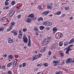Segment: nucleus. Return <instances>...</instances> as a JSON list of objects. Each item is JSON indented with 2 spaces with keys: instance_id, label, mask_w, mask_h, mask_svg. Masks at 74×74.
Here are the masks:
<instances>
[{
  "instance_id": "nucleus-1",
  "label": "nucleus",
  "mask_w": 74,
  "mask_h": 74,
  "mask_svg": "<svg viewBox=\"0 0 74 74\" xmlns=\"http://www.w3.org/2000/svg\"><path fill=\"white\" fill-rule=\"evenodd\" d=\"M49 43V40L45 39L42 41V44L43 46H45L48 45Z\"/></svg>"
},
{
  "instance_id": "nucleus-2",
  "label": "nucleus",
  "mask_w": 74,
  "mask_h": 74,
  "mask_svg": "<svg viewBox=\"0 0 74 74\" xmlns=\"http://www.w3.org/2000/svg\"><path fill=\"white\" fill-rule=\"evenodd\" d=\"M23 40L24 43H25V44L27 43V42L28 41L27 38L26 37V35L23 36Z\"/></svg>"
},
{
  "instance_id": "nucleus-3",
  "label": "nucleus",
  "mask_w": 74,
  "mask_h": 74,
  "mask_svg": "<svg viewBox=\"0 0 74 74\" xmlns=\"http://www.w3.org/2000/svg\"><path fill=\"white\" fill-rule=\"evenodd\" d=\"M53 63H54L53 66H56L58 65V64L60 63V60L54 61H53Z\"/></svg>"
},
{
  "instance_id": "nucleus-4",
  "label": "nucleus",
  "mask_w": 74,
  "mask_h": 74,
  "mask_svg": "<svg viewBox=\"0 0 74 74\" xmlns=\"http://www.w3.org/2000/svg\"><path fill=\"white\" fill-rule=\"evenodd\" d=\"M72 62H73V59L71 58L68 59L67 61H66V63H72Z\"/></svg>"
},
{
  "instance_id": "nucleus-5",
  "label": "nucleus",
  "mask_w": 74,
  "mask_h": 74,
  "mask_svg": "<svg viewBox=\"0 0 74 74\" xmlns=\"http://www.w3.org/2000/svg\"><path fill=\"white\" fill-rule=\"evenodd\" d=\"M28 38L29 40L27 45L29 47H30L31 46V44L32 43L31 42V40H30V36H28Z\"/></svg>"
},
{
  "instance_id": "nucleus-6",
  "label": "nucleus",
  "mask_w": 74,
  "mask_h": 74,
  "mask_svg": "<svg viewBox=\"0 0 74 74\" xmlns=\"http://www.w3.org/2000/svg\"><path fill=\"white\" fill-rule=\"evenodd\" d=\"M16 64H17V60H14V62L12 63L13 67H15L16 66Z\"/></svg>"
},
{
  "instance_id": "nucleus-7",
  "label": "nucleus",
  "mask_w": 74,
  "mask_h": 74,
  "mask_svg": "<svg viewBox=\"0 0 74 74\" xmlns=\"http://www.w3.org/2000/svg\"><path fill=\"white\" fill-rule=\"evenodd\" d=\"M14 13H15V12L14 11H12L11 12H10L9 13V16L10 17H11V16H12L14 14Z\"/></svg>"
},
{
  "instance_id": "nucleus-8",
  "label": "nucleus",
  "mask_w": 74,
  "mask_h": 74,
  "mask_svg": "<svg viewBox=\"0 0 74 74\" xmlns=\"http://www.w3.org/2000/svg\"><path fill=\"white\" fill-rule=\"evenodd\" d=\"M58 31V28L56 27H54L53 29V34H55L56 33V32Z\"/></svg>"
},
{
  "instance_id": "nucleus-9",
  "label": "nucleus",
  "mask_w": 74,
  "mask_h": 74,
  "mask_svg": "<svg viewBox=\"0 0 74 74\" xmlns=\"http://www.w3.org/2000/svg\"><path fill=\"white\" fill-rule=\"evenodd\" d=\"M13 39H11V38H10L8 39V42L10 44H11V43H12L13 42Z\"/></svg>"
},
{
  "instance_id": "nucleus-10",
  "label": "nucleus",
  "mask_w": 74,
  "mask_h": 74,
  "mask_svg": "<svg viewBox=\"0 0 74 74\" xmlns=\"http://www.w3.org/2000/svg\"><path fill=\"white\" fill-rule=\"evenodd\" d=\"M46 49H47V47H44L43 48V49H41L40 51V52L41 53H43V52H44L45 51H46Z\"/></svg>"
},
{
  "instance_id": "nucleus-11",
  "label": "nucleus",
  "mask_w": 74,
  "mask_h": 74,
  "mask_svg": "<svg viewBox=\"0 0 74 74\" xmlns=\"http://www.w3.org/2000/svg\"><path fill=\"white\" fill-rule=\"evenodd\" d=\"M33 58L32 59V61H34V60H36V59H37L38 58L37 55H36L34 57H33Z\"/></svg>"
},
{
  "instance_id": "nucleus-12",
  "label": "nucleus",
  "mask_w": 74,
  "mask_h": 74,
  "mask_svg": "<svg viewBox=\"0 0 74 74\" xmlns=\"http://www.w3.org/2000/svg\"><path fill=\"white\" fill-rule=\"evenodd\" d=\"M11 32L12 33H14V36H16L17 34V33H16V30H13L11 31Z\"/></svg>"
},
{
  "instance_id": "nucleus-13",
  "label": "nucleus",
  "mask_w": 74,
  "mask_h": 74,
  "mask_svg": "<svg viewBox=\"0 0 74 74\" xmlns=\"http://www.w3.org/2000/svg\"><path fill=\"white\" fill-rule=\"evenodd\" d=\"M32 22V18H28L27 20V23H31Z\"/></svg>"
},
{
  "instance_id": "nucleus-14",
  "label": "nucleus",
  "mask_w": 74,
  "mask_h": 74,
  "mask_svg": "<svg viewBox=\"0 0 74 74\" xmlns=\"http://www.w3.org/2000/svg\"><path fill=\"white\" fill-rule=\"evenodd\" d=\"M60 54L61 56H63L64 55V52L63 51H60Z\"/></svg>"
},
{
  "instance_id": "nucleus-15",
  "label": "nucleus",
  "mask_w": 74,
  "mask_h": 74,
  "mask_svg": "<svg viewBox=\"0 0 74 74\" xmlns=\"http://www.w3.org/2000/svg\"><path fill=\"white\" fill-rule=\"evenodd\" d=\"M66 51L65 52V53H66V54H69V51H70V50H68V47L67 48H66L64 50H66Z\"/></svg>"
},
{
  "instance_id": "nucleus-16",
  "label": "nucleus",
  "mask_w": 74,
  "mask_h": 74,
  "mask_svg": "<svg viewBox=\"0 0 74 74\" xmlns=\"http://www.w3.org/2000/svg\"><path fill=\"white\" fill-rule=\"evenodd\" d=\"M49 11H47V12H45L42 13V14H44L45 15H47L49 13Z\"/></svg>"
},
{
  "instance_id": "nucleus-17",
  "label": "nucleus",
  "mask_w": 74,
  "mask_h": 74,
  "mask_svg": "<svg viewBox=\"0 0 74 74\" xmlns=\"http://www.w3.org/2000/svg\"><path fill=\"white\" fill-rule=\"evenodd\" d=\"M73 42H74V38H73L71 39L70 41L68 42L69 44H72Z\"/></svg>"
},
{
  "instance_id": "nucleus-18",
  "label": "nucleus",
  "mask_w": 74,
  "mask_h": 74,
  "mask_svg": "<svg viewBox=\"0 0 74 74\" xmlns=\"http://www.w3.org/2000/svg\"><path fill=\"white\" fill-rule=\"evenodd\" d=\"M56 37L57 39H60V37H59V34H57L56 35Z\"/></svg>"
},
{
  "instance_id": "nucleus-19",
  "label": "nucleus",
  "mask_w": 74,
  "mask_h": 74,
  "mask_svg": "<svg viewBox=\"0 0 74 74\" xmlns=\"http://www.w3.org/2000/svg\"><path fill=\"white\" fill-rule=\"evenodd\" d=\"M72 46H73V45H70L68 47V50H69V51H72V49H70V47H72Z\"/></svg>"
},
{
  "instance_id": "nucleus-20",
  "label": "nucleus",
  "mask_w": 74,
  "mask_h": 74,
  "mask_svg": "<svg viewBox=\"0 0 74 74\" xmlns=\"http://www.w3.org/2000/svg\"><path fill=\"white\" fill-rule=\"evenodd\" d=\"M61 11H59L56 13H55V15H60L61 14Z\"/></svg>"
},
{
  "instance_id": "nucleus-21",
  "label": "nucleus",
  "mask_w": 74,
  "mask_h": 74,
  "mask_svg": "<svg viewBox=\"0 0 74 74\" xmlns=\"http://www.w3.org/2000/svg\"><path fill=\"white\" fill-rule=\"evenodd\" d=\"M12 64V62H11L9 63H8L7 65V66L8 67H10L11 66Z\"/></svg>"
},
{
  "instance_id": "nucleus-22",
  "label": "nucleus",
  "mask_w": 74,
  "mask_h": 74,
  "mask_svg": "<svg viewBox=\"0 0 74 74\" xmlns=\"http://www.w3.org/2000/svg\"><path fill=\"white\" fill-rule=\"evenodd\" d=\"M45 28V27L43 26H41L40 27V30H44Z\"/></svg>"
},
{
  "instance_id": "nucleus-23",
  "label": "nucleus",
  "mask_w": 74,
  "mask_h": 74,
  "mask_svg": "<svg viewBox=\"0 0 74 74\" xmlns=\"http://www.w3.org/2000/svg\"><path fill=\"white\" fill-rule=\"evenodd\" d=\"M8 58L9 59H13V56L12 55H10L8 56Z\"/></svg>"
},
{
  "instance_id": "nucleus-24",
  "label": "nucleus",
  "mask_w": 74,
  "mask_h": 74,
  "mask_svg": "<svg viewBox=\"0 0 74 74\" xmlns=\"http://www.w3.org/2000/svg\"><path fill=\"white\" fill-rule=\"evenodd\" d=\"M59 45L60 47H62L63 45V42L61 41L59 42Z\"/></svg>"
},
{
  "instance_id": "nucleus-25",
  "label": "nucleus",
  "mask_w": 74,
  "mask_h": 74,
  "mask_svg": "<svg viewBox=\"0 0 74 74\" xmlns=\"http://www.w3.org/2000/svg\"><path fill=\"white\" fill-rule=\"evenodd\" d=\"M68 45V42L67 41H66L64 43V45L65 46H66L67 45Z\"/></svg>"
},
{
  "instance_id": "nucleus-26",
  "label": "nucleus",
  "mask_w": 74,
  "mask_h": 74,
  "mask_svg": "<svg viewBox=\"0 0 74 74\" xmlns=\"http://www.w3.org/2000/svg\"><path fill=\"white\" fill-rule=\"evenodd\" d=\"M15 3H16L15 1H12L11 3V4L12 5H14L15 4Z\"/></svg>"
},
{
  "instance_id": "nucleus-27",
  "label": "nucleus",
  "mask_w": 74,
  "mask_h": 74,
  "mask_svg": "<svg viewBox=\"0 0 74 74\" xmlns=\"http://www.w3.org/2000/svg\"><path fill=\"white\" fill-rule=\"evenodd\" d=\"M43 65L44 66H45V67H48V64L47 63H44L43 64Z\"/></svg>"
},
{
  "instance_id": "nucleus-28",
  "label": "nucleus",
  "mask_w": 74,
  "mask_h": 74,
  "mask_svg": "<svg viewBox=\"0 0 74 74\" xmlns=\"http://www.w3.org/2000/svg\"><path fill=\"white\" fill-rule=\"evenodd\" d=\"M29 17H31V18H33L34 17V14H31L28 16Z\"/></svg>"
},
{
  "instance_id": "nucleus-29",
  "label": "nucleus",
  "mask_w": 74,
  "mask_h": 74,
  "mask_svg": "<svg viewBox=\"0 0 74 74\" xmlns=\"http://www.w3.org/2000/svg\"><path fill=\"white\" fill-rule=\"evenodd\" d=\"M18 37L19 38H21L22 37V34H19Z\"/></svg>"
},
{
  "instance_id": "nucleus-30",
  "label": "nucleus",
  "mask_w": 74,
  "mask_h": 74,
  "mask_svg": "<svg viewBox=\"0 0 74 74\" xmlns=\"http://www.w3.org/2000/svg\"><path fill=\"white\" fill-rule=\"evenodd\" d=\"M63 74V72L62 71H60L56 73V74Z\"/></svg>"
},
{
  "instance_id": "nucleus-31",
  "label": "nucleus",
  "mask_w": 74,
  "mask_h": 74,
  "mask_svg": "<svg viewBox=\"0 0 74 74\" xmlns=\"http://www.w3.org/2000/svg\"><path fill=\"white\" fill-rule=\"evenodd\" d=\"M6 19V18L4 17H3L2 18H1L0 19V20L1 21H5Z\"/></svg>"
},
{
  "instance_id": "nucleus-32",
  "label": "nucleus",
  "mask_w": 74,
  "mask_h": 74,
  "mask_svg": "<svg viewBox=\"0 0 74 74\" xmlns=\"http://www.w3.org/2000/svg\"><path fill=\"white\" fill-rule=\"evenodd\" d=\"M47 9H50L52 10V6H47Z\"/></svg>"
},
{
  "instance_id": "nucleus-33",
  "label": "nucleus",
  "mask_w": 74,
  "mask_h": 74,
  "mask_svg": "<svg viewBox=\"0 0 74 74\" xmlns=\"http://www.w3.org/2000/svg\"><path fill=\"white\" fill-rule=\"evenodd\" d=\"M49 22L48 21H46L45 23H43V25H45V26H47V23Z\"/></svg>"
},
{
  "instance_id": "nucleus-34",
  "label": "nucleus",
  "mask_w": 74,
  "mask_h": 74,
  "mask_svg": "<svg viewBox=\"0 0 74 74\" xmlns=\"http://www.w3.org/2000/svg\"><path fill=\"white\" fill-rule=\"evenodd\" d=\"M5 5H9V3L6 1L5 3Z\"/></svg>"
},
{
  "instance_id": "nucleus-35",
  "label": "nucleus",
  "mask_w": 74,
  "mask_h": 74,
  "mask_svg": "<svg viewBox=\"0 0 74 74\" xmlns=\"http://www.w3.org/2000/svg\"><path fill=\"white\" fill-rule=\"evenodd\" d=\"M40 20H41L42 21H43V18L41 17H40L38 19V21H40Z\"/></svg>"
},
{
  "instance_id": "nucleus-36",
  "label": "nucleus",
  "mask_w": 74,
  "mask_h": 74,
  "mask_svg": "<svg viewBox=\"0 0 74 74\" xmlns=\"http://www.w3.org/2000/svg\"><path fill=\"white\" fill-rule=\"evenodd\" d=\"M37 56L38 58H41V56H42V54L39 53L37 55Z\"/></svg>"
},
{
  "instance_id": "nucleus-37",
  "label": "nucleus",
  "mask_w": 74,
  "mask_h": 74,
  "mask_svg": "<svg viewBox=\"0 0 74 74\" xmlns=\"http://www.w3.org/2000/svg\"><path fill=\"white\" fill-rule=\"evenodd\" d=\"M65 9L66 10L68 11V10H70V8H69V7L68 6L67 7H65Z\"/></svg>"
},
{
  "instance_id": "nucleus-38",
  "label": "nucleus",
  "mask_w": 74,
  "mask_h": 74,
  "mask_svg": "<svg viewBox=\"0 0 74 74\" xmlns=\"http://www.w3.org/2000/svg\"><path fill=\"white\" fill-rule=\"evenodd\" d=\"M15 22H12L11 23V26H14V25H15Z\"/></svg>"
},
{
  "instance_id": "nucleus-39",
  "label": "nucleus",
  "mask_w": 74,
  "mask_h": 74,
  "mask_svg": "<svg viewBox=\"0 0 74 74\" xmlns=\"http://www.w3.org/2000/svg\"><path fill=\"white\" fill-rule=\"evenodd\" d=\"M34 30L35 31H38V28H37V27L36 26L35 27Z\"/></svg>"
},
{
  "instance_id": "nucleus-40",
  "label": "nucleus",
  "mask_w": 74,
  "mask_h": 74,
  "mask_svg": "<svg viewBox=\"0 0 74 74\" xmlns=\"http://www.w3.org/2000/svg\"><path fill=\"white\" fill-rule=\"evenodd\" d=\"M27 30V28H25V29H23V32H26Z\"/></svg>"
},
{
  "instance_id": "nucleus-41",
  "label": "nucleus",
  "mask_w": 74,
  "mask_h": 74,
  "mask_svg": "<svg viewBox=\"0 0 74 74\" xmlns=\"http://www.w3.org/2000/svg\"><path fill=\"white\" fill-rule=\"evenodd\" d=\"M26 64L25 63H23V67H25V66H26Z\"/></svg>"
},
{
  "instance_id": "nucleus-42",
  "label": "nucleus",
  "mask_w": 74,
  "mask_h": 74,
  "mask_svg": "<svg viewBox=\"0 0 74 74\" xmlns=\"http://www.w3.org/2000/svg\"><path fill=\"white\" fill-rule=\"evenodd\" d=\"M8 8H9V7L8 6L6 7L5 8L4 7L3 8V10H5V9H6V10H7L8 9Z\"/></svg>"
},
{
  "instance_id": "nucleus-43",
  "label": "nucleus",
  "mask_w": 74,
  "mask_h": 74,
  "mask_svg": "<svg viewBox=\"0 0 74 74\" xmlns=\"http://www.w3.org/2000/svg\"><path fill=\"white\" fill-rule=\"evenodd\" d=\"M64 64V61H63L62 62V63H61L60 64V65H62H62H63Z\"/></svg>"
},
{
  "instance_id": "nucleus-44",
  "label": "nucleus",
  "mask_w": 74,
  "mask_h": 74,
  "mask_svg": "<svg viewBox=\"0 0 74 74\" xmlns=\"http://www.w3.org/2000/svg\"><path fill=\"white\" fill-rule=\"evenodd\" d=\"M51 54H52V52L51 51H49L48 52V54L49 55H51Z\"/></svg>"
},
{
  "instance_id": "nucleus-45",
  "label": "nucleus",
  "mask_w": 74,
  "mask_h": 74,
  "mask_svg": "<svg viewBox=\"0 0 74 74\" xmlns=\"http://www.w3.org/2000/svg\"><path fill=\"white\" fill-rule=\"evenodd\" d=\"M62 37H63V34L62 33H61L60 36V38H62Z\"/></svg>"
},
{
  "instance_id": "nucleus-46",
  "label": "nucleus",
  "mask_w": 74,
  "mask_h": 74,
  "mask_svg": "<svg viewBox=\"0 0 74 74\" xmlns=\"http://www.w3.org/2000/svg\"><path fill=\"white\" fill-rule=\"evenodd\" d=\"M4 30V28H0V32H1V31H3Z\"/></svg>"
},
{
  "instance_id": "nucleus-47",
  "label": "nucleus",
  "mask_w": 74,
  "mask_h": 74,
  "mask_svg": "<svg viewBox=\"0 0 74 74\" xmlns=\"http://www.w3.org/2000/svg\"><path fill=\"white\" fill-rule=\"evenodd\" d=\"M21 15H19L17 16V18L18 19H19L21 18Z\"/></svg>"
},
{
  "instance_id": "nucleus-48",
  "label": "nucleus",
  "mask_w": 74,
  "mask_h": 74,
  "mask_svg": "<svg viewBox=\"0 0 74 74\" xmlns=\"http://www.w3.org/2000/svg\"><path fill=\"white\" fill-rule=\"evenodd\" d=\"M2 69H4V70H5V66L4 65L2 67Z\"/></svg>"
},
{
  "instance_id": "nucleus-49",
  "label": "nucleus",
  "mask_w": 74,
  "mask_h": 74,
  "mask_svg": "<svg viewBox=\"0 0 74 74\" xmlns=\"http://www.w3.org/2000/svg\"><path fill=\"white\" fill-rule=\"evenodd\" d=\"M14 57L16 58H18V55H15Z\"/></svg>"
},
{
  "instance_id": "nucleus-50",
  "label": "nucleus",
  "mask_w": 74,
  "mask_h": 74,
  "mask_svg": "<svg viewBox=\"0 0 74 74\" xmlns=\"http://www.w3.org/2000/svg\"><path fill=\"white\" fill-rule=\"evenodd\" d=\"M7 56V54H5L3 56V57H4V58H6Z\"/></svg>"
},
{
  "instance_id": "nucleus-51",
  "label": "nucleus",
  "mask_w": 74,
  "mask_h": 74,
  "mask_svg": "<svg viewBox=\"0 0 74 74\" xmlns=\"http://www.w3.org/2000/svg\"><path fill=\"white\" fill-rule=\"evenodd\" d=\"M9 28L10 29H12V26L11 25H10V26Z\"/></svg>"
},
{
  "instance_id": "nucleus-52",
  "label": "nucleus",
  "mask_w": 74,
  "mask_h": 74,
  "mask_svg": "<svg viewBox=\"0 0 74 74\" xmlns=\"http://www.w3.org/2000/svg\"><path fill=\"white\" fill-rule=\"evenodd\" d=\"M8 74H11V71H8Z\"/></svg>"
},
{
  "instance_id": "nucleus-53",
  "label": "nucleus",
  "mask_w": 74,
  "mask_h": 74,
  "mask_svg": "<svg viewBox=\"0 0 74 74\" xmlns=\"http://www.w3.org/2000/svg\"><path fill=\"white\" fill-rule=\"evenodd\" d=\"M47 38L48 39H47L49 40H49H50L51 39V37H50V36L47 37Z\"/></svg>"
},
{
  "instance_id": "nucleus-54",
  "label": "nucleus",
  "mask_w": 74,
  "mask_h": 74,
  "mask_svg": "<svg viewBox=\"0 0 74 74\" xmlns=\"http://www.w3.org/2000/svg\"><path fill=\"white\" fill-rule=\"evenodd\" d=\"M42 66V64H38L37 65V66Z\"/></svg>"
},
{
  "instance_id": "nucleus-55",
  "label": "nucleus",
  "mask_w": 74,
  "mask_h": 74,
  "mask_svg": "<svg viewBox=\"0 0 74 74\" xmlns=\"http://www.w3.org/2000/svg\"><path fill=\"white\" fill-rule=\"evenodd\" d=\"M47 30H50V27H47L46 29Z\"/></svg>"
},
{
  "instance_id": "nucleus-56",
  "label": "nucleus",
  "mask_w": 74,
  "mask_h": 74,
  "mask_svg": "<svg viewBox=\"0 0 74 74\" xmlns=\"http://www.w3.org/2000/svg\"><path fill=\"white\" fill-rule=\"evenodd\" d=\"M49 25H50V26H51L52 25V23L51 22H49Z\"/></svg>"
},
{
  "instance_id": "nucleus-57",
  "label": "nucleus",
  "mask_w": 74,
  "mask_h": 74,
  "mask_svg": "<svg viewBox=\"0 0 74 74\" xmlns=\"http://www.w3.org/2000/svg\"><path fill=\"white\" fill-rule=\"evenodd\" d=\"M11 30V29H10V28H8L7 29V32H9V31H10Z\"/></svg>"
},
{
  "instance_id": "nucleus-58",
  "label": "nucleus",
  "mask_w": 74,
  "mask_h": 74,
  "mask_svg": "<svg viewBox=\"0 0 74 74\" xmlns=\"http://www.w3.org/2000/svg\"><path fill=\"white\" fill-rule=\"evenodd\" d=\"M38 8L39 10H41V6H39Z\"/></svg>"
},
{
  "instance_id": "nucleus-59",
  "label": "nucleus",
  "mask_w": 74,
  "mask_h": 74,
  "mask_svg": "<svg viewBox=\"0 0 74 74\" xmlns=\"http://www.w3.org/2000/svg\"><path fill=\"white\" fill-rule=\"evenodd\" d=\"M73 19V17H70L69 18V19L70 20H71Z\"/></svg>"
},
{
  "instance_id": "nucleus-60",
  "label": "nucleus",
  "mask_w": 74,
  "mask_h": 74,
  "mask_svg": "<svg viewBox=\"0 0 74 74\" xmlns=\"http://www.w3.org/2000/svg\"><path fill=\"white\" fill-rule=\"evenodd\" d=\"M61 16L62 17H64V16H65V14H62Z\"/></svg>"
},
{
  "instance_id": "nucleus-61",
  "label": "nucleus",
  "mask_w": 74,
  "mask_h": 74,
  "mask_svg": "<svg viewBox=\"0 0 74 74\" xmlns=\"http://www.w3.org/2000/svg\"><path fill=\"white\" fill-rule=\"evenodd\" d=\"M37 19V18L36 17H35V18H34L33 19V21H35V20H36V19Z\"/></svg>"
},
{
  "instance_id": "nucleus-62",
  "label": "nucleus",
  "mask_w": 74,
  "mask_h": 74,
  "mask_svg": "<svg viewBox=\"0 0 74 74\" xmlns=\"http://www.w3.org/2000/svg\"><path fill=\"white\" fill-rule=\"evenodd\" d=\"M22 65L21 64V65H20L19 66V67H20V68H21V67H22Z\"/></svg>"
},
{
  "instance_id": "nucleus-63",
  "label": "nucleus",
  "mask_w": 74,
  "mask_h": 74,
  "mask_svg": "<svg viewBox=\"0 0 74 74\" xmlns=\"http://www.w3.org/2000/svg\"><path fill=\"white\" fill-rule=\"evenodd\" d=\"M40 37H42V35L40 34Z\"/></svg>"
},
{
  "instance_id": "nucleus-64",
  "label": "nucleus",
  "mask_w": 74,
  "mask_h": 74,
  "mask_svg": "<svg viewBox=\"0 0 74 74\" xmlns=\"http://www.w3.org/2000/svg\"><path fill=\"white\" fill-rule=\"evenodd\" d=\"M24 49H26V48H27V47H26V46H24Z\"/></svg>"
}]
</instances>
